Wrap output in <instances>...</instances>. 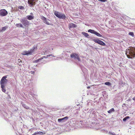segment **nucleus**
Returning a JSON list of instances; mask_svg holds the SVG:
<instances>
[{
  "instance_id": "nucleus-20",
  "label": "nucleus",
  "mask_w": 135,
  "mask_h": 135,
  "mask_svg": "<svg viewBox=\"0 0 135 135\" xmlns=\"http://www.w3.org/2000/svg\"><path fill=\"white\" fill-rule=\"evenodd\" d=\"M16 26L18 27H23V26L21 24H16Z\"/></svg>"
},
{
  "instance_id": "nucleus-33",
  "label": "nucleus",
  "mask_w": 135,
  "mask_h": 135,
  "mask_svg": "<svg viewBox=\"0 0 135 135\" xmlns=\"http://www.w3.org/2000/svg\"><path fill=\"white\" fill-rule=\"evenodd\" d=\"M132 99L134 100H135V97H133V98Z\"/></svg>"
},
{
  "instance_id": "nucleus-26",
  "label": "nucleus",
  "mask_w": 135,
  "mask_h": 135,
  "mask_svg": "<svg viewBox=\"0 0 135 135\" xmlns=\"http://www.w3.org/2000/svg\"><path fill=\"white\" fill-rule=\"evenodd\" d=\"M18 8L21 9H24V7L22 6H19L18 7Z\"/></svg>"
},
{
  "instance_id": "nucleus-4",
  "label": "nucleus",
  "mask_w": 135,
  "mask_h": 135,
  "mask_svg": "<svg viewBox=\"0 0 135 135\" xmlns=\"http://www.w3.org/2000/svg\"><path fill=\"white\" fill-rule=\"evenodd\" d=\"M7 11L4 9H2L0 10V16H5L8 14Z\"/></svg>"
},
{
  "instance_id": "nucleus-30",
  "label": "nucleus",
  "mask_w": 135,
  "mask_h": 135,
  "mask_svg": "<svg viewBox=\"0 0 135 135\" xmlns=\"http://www.w3.org/2000/svg\"><path fill=\"white\" fill-rule=\"evenodd\" d=\"M38 132H35L32 135H36V134H38Z\"/></svg>"
},
{
  "instance_id": "nucleus-19",
  "label": "nucleus",
  "mask_w": 135,
  "mask_h": 135,
  "mask_svg": "<svg viewBox=\"0 0 135 135\" xmlns=\"http://www.w3.org/2000/svg\"><path fill=\"white\" fill-rule=\"evenodd\" d=\"M115 110L113 108H111L110 110L108 111L109 113H110L113 112H114Z\"/></svg>"
},
{
  "instance_id": "nucleus-15",
  "label": "nucleus",
  "mask_w": 135,
  "mask_h": 135,
  "mask_svg": "<svg viewBox=\"0 0 135 135\" xmlns=\"http://www.w3.org/2000/svg\"><path fill=\"white\" fill-rule=\"evenodd\" d=\"M82 34L84 36H85V37H87V38H89V35L87 33L84 32H83L82 33Z\"/></svg>"
},
{
  "instance_id": "nucleus-23",
  "label": "nucleus",
  "mask_w": 135,
  "mask_h": 135,
  "mask_svg": "<svg viewBox=\"0 0 135 135\" xmlns=\"http://www.w3.org/2000/svg\"><path fill=\"white\" fill-rule=\"evenodd\" d=\"M129 118L130 117L129 116L126 117L123 119V120L124 121H126L127 119Z\"/></svg>"
},
{
  "instance_id": "nucleus-16",
  "label": "nucleus",
  "mask_w": 135,
  "mask_h": 135,
  "mask_svg": "<svg viewBox=\"0 0 135 135\" xmlns=\"http://www.w3.org/2000/svg\"><path fill=\"white\" fill-rule=\"evenodd\" d=\"M27 18L29 20H31L34 18V17L31 15H28L27 16Z\"/></svg>"
},
{
  "instance_id": "nucleus-22",
  "label": "nucleus",
  "mask_w": 135,
  "mask_h": 135,
  "mask_svg": "<svg viewBox=\"0 0 135 135\" xmlns=\"http://www.w3.org/2000/svg\"><path fill=\"white\" fill-rule=\"evenodd\" d=\"M45 133H46L45 132H44V131H43V132L40 131V132H38V134H41V135L43 134H45Z\"/></svg>"
},
{
  "instance_id": "nucleus-17",
  "label": "nucleus",
  "mask_w": 135,
  "mask_h": 135,
  "mask_svg": "<svg viewBox=\"0 0 135 135\" xmlns=\"http://www.w3.org/2000/svg\"><path fill=\"white\" fill-rule=\"evenodd\" d=\"M8 27L7 26L3 27L0 30V32H2L3 31H5L7 28Z\"/></svg>"
},
{
  "instance_id": "nucleus-2",
  "label": "nucleus",
  "mask_w": 135,
  "mask_h": 135,
  "mask_svg": "<svg viewBox=\"0 0 135 135\" xmlns=\"http://www.w3.org/2000/svg\"><path fill=\"white\" fill-rule=\"evenodd\" d=\"M54 14L56 17L60 19H65L66 16L65 14H62L57 11H55Z\"/></svg>"
},
{
  "instance_id": "nucleus-3",
  "label": "nucleus",
  "mask_w": 135,
  "mask_h": 135,
  "mask_svg": "<svg viewBox=\"0 0 135 135\" xmlns=\"http://www.w3.org/2000/svg\"><path fill=\"white\" fill-rule=\"evenodd\" d=\"M41 19L43 21V22L45 24L48 25H53V24H51L50 23V21L48 19H47L44 16H42Z\"/></svg>"
},
{
  "instance_id": "nucleus-8",
  "label": "nucleus",
  "mask_w": 135,
  "mask_h": 135,
  "mask_svg": "<svg viewBox=\"0 0 135 135\" xmlns=\"http://www.w3.org/2000/svg\"><path fill=\"white\" fill-rule=\"evenodd\" d=\"M7 76H3L2 78L1 82V84L5 85L7 82V80L6 79Z\"/></svg>"
},
{
  "instance_id": "nucleus-10",
  "label": "nucleus",
  "mask_w": 135,
  "mask_h": 135,
  "mask_svg": "<svg viewBox=\"0 0 135 135\" xmlns=\"http://www.w3.org/2000/svg\"><path fill=\"white\" fill-rule=\"evenodd\" d=\"M21 22L25 26L29 25V22L27 20L22 19L21 20Z\"/></svg>"
},
{
  "instance_id": "nucleus-18",
  "label": "nucleus",
  "mask_w": 135,
  "mask_h": 135,
  "mask_svg": "<svg viewBox=\"0 0 135 135\" xmlns=\"http://www.w3.org/2000/svg\"><path fill=\"white\" fill-rule=\"evenodd\" d=\"M22 106L23 107H24L26 109H28L29 108V107H28L25 104H23L22 105Z\"/></svg>"
},
{
  "instance_id": "nucleus-6",
  "label": "nucleus",
  "mask_w": 135,
  "mask_h": 135,
  "mask_svg": "<svg viewBox=\"0 0 135 135\" xmlns=\"http://www.w3.org/2000/svg\"><path fill=\"white\" fill-rule=\"evenodd\" d=\"M37 0H28V3L30 7L34 6L36 4Z\"/></svg>"
},
{
  "instance_id": "nucleus-32",
  "label": "nucleus",
  "mask_w": 135,
  "mask_h": 135,
  "mask_svg": "<svg viewBox=\"0 0 135 135\" xmlns=\"http://www.w3.org/2000/svg\"><path fill=\"white\" fill-rule=\"evenodd\" d=\"M18 61L19 62H21V60L19 59L18 60Z\"/></svg>"
},
{
  "instance_id": "nucleus-28",
  "label": "nucleus",
  "mask_w": 135,
  "mask_h": 135,
  "mask_svg": "<svg viewBox=\"0 0 135 135\" xmlns=\"http://www.w3.org/2000/svg\"><path fill=\"white\" fill-rule=\"evenodd\" d=\"M76 59H77L79 61H80V58L78 55L76 57Z\"/></svg>"
},
{
  "instance_id": "nucleus-25",
  "label": "nucleus",
  "mask_w": 135,
  "mask_h": 135,
  "mask_svg": "<svg viewBox=\"0 0 135 135\" xmlns=\"http://www.w3.org/2000/svg\"><path fill=\"white\" fill-rule=\"evenodd\" d=\"M104 84H105L108 85H111V83L109 82H105Z\"/></svg>"
},
{
  "instance_id": "nucleus-21",
  "label": "nucleus",
  "mask_w": 135,
  "mask_h": 135,
  "mask_svg": "<svg viewBox=\"0 0 135 135\" xmlns=\"http://www.w3.org/2000/svg\"><path fill=\"white\" fill-rule=\"evenodd\" d=\"M67 118L64 117L62 118L59 119L58 120V121L59 122H61V121L64 120V119H66Z\"/></svg>"
},
{
  "instance_id": "nucleus-12",
  "label": "nucleus",
  "mask_w": 135,
  "mask_h": 135,
  "mask_svg": "<svg viewBox=\"0 0 135 135\" xmlns=\"http://www.w3.org/2000/svg\"><path fill=\"white\" fill-rule=\"evenodd\" d=\"M69 27L70 28H74L76 27V25L72 23H70L69 25Z\"/></svg>"
},
{
  "instance_id": "nucleus-13",
  "label": "nucleus",
  "mask_w": 135,
  "mask_h": 135,
  "mask_svg": "<svg viewBox=\"0 0 135 135\" xmlns=\"http://www.w3.org/2000/svg\"><path fill=\"white\" fill-rule=\"evenodd\" d=\"M78 56V55L75 53H73L70 55V57L71 58H76V57Z\"/></svg>"
},
{
  "instance_id": "nucleus-1",
  "label": "nucleus",
  "mask_w": 135,
  "mask_h": 135,
  "mask_svg": "<svg viewBox=\"0 0 135 135\" xmlns=\"http://www.w3.org/2000/svg\"><path fill=\"white\" fill-rule=\"evenodd\" d=\"M126 54L127 55V57L129 58H131L132 56L134 57L135 56V48L133 47H132L130 49L127 50L126 52Z\"/></svg>"
},
{
  "instance_id": "nucleus-29",
  "label": "nucleus",
  "mask_w": 135,
  "mask_h": 135,
  "mask_svg": "<svg viewBox=\"0 0 135 135\" xmlns=\"http://www.w3.org/2000/svg\"><path fill=\"white\" fill-rule=\"evenodd\" d=\"M103 2H104L107 1V0H98Z\"/></svg>"
},
{
  "instance_id": "nucleus-7",
  "label": "nucleus",
  "mask_w": 135,
  "mask_h": 135,
  "mask_svg": "<svg viewBox=\"0 0 135 135\" xmlns=\"http://www.w3.org/2000/svg\"><path fill=\"white\" fill-rule=\"evenodd\" d=\"M35 48L33 49H31L30 51H24L22 54V55H31L33 52L34 51Z\"/></svg>"
},
{
  "instance_id": "nucleus-27",
  "label": "nucleus",
  "mask_w": 135,
  "mask_h": 135,
  "mask_svg": "<svg viewBox=\"0 0 135 135\" xmlns=\"http://www.w3.org/2000/svg\"><path fill=\"white\" fill-rule=\"evenodd\" d=\"M109 133L110 134H111V135H115V134H114V133H112V132H109Z\"/></svg>"
},
{
  "instance_id": "nucleus-24",
  "label": "nucleus",
  "mask_w": 135,
  "mask_h": 135,
  "mask_svg": "<svg viewBox=\"0 0 135 135\" xmlns=\"http://www.w3.org/2000/svg\"><path fill=\"white\" fill-rule=\"evenodd\" d=\"M129 35L132 36V37H134V36L133 33L132 32H130L129 33Z\"/></svg>"
},
{
  "instance_id": "nucleus-5",
  "label": "nucleus",
  "mask_w": 135,
  "mask_h": 135,
  "mask_svg": "<svg viewBox=\"0 0 135 135\" xmlns=\"http://www.w3.org/2000/svg\"><path fill=\"white\" fill-rule=\"evenodd\" d=\"M93 41L96 43L103 46H105V44L102 41L98 39H94Z\"/></svg>"
},
{
  "instance_id": "nucleus-34",
  "label": "nucleus",
  "mask_w": 135,
  "mask_h": 135,
  "mask_svg": "<svg viewBox=\"0 0 135 135\" xmlns=\"http://www.w3.org/2000/svg\"><path fill=\"white\" fill-rule=\"evenodd\" d=\"M90 88V86H88L87 87V88L89 89V88Z\"/></svg>"
},
{
  "instance_id": "nucleus-9",
  "label": "nucleus",
  "mask_w": 135,
  "mask_h": 135,
  "mask_svg": "<svg viewBox=\"0 0 135 135\" xmlns=\"http://www.w3.org/2000/svg\"><path fill=\"white\" fill-rule=\"evenodd\" d=\"M88 32L94 34L98 36L102 37V35H101L93 30L89 29L88 30Z\"/></svg>"
},
{
  "instance_id": "nucleus-31",
  "label": "nucleus",
  "mask_w": 135,
  "mask_h": 135,
  "mask_svg": "<svg viewBox=\"0 0 135 135\" xmlns=\"http://www.w3.org/2000/svg\"><path fill=\"white\" fill-rule=\"evenodd\" d=\"M65 117L67 118H66V119H64V120H67L68 118V117Z\"/></svg>"
},
{
  "instance_id": "nucleus-14",
  "label": "nucleus",
  "mask_w": 135,
  "mask_h": 135,
  "mask_svg": "<svg viewBox=\"0 0 135 135\" xmlns=\"http://www.w3.org/2000/svg\"><path fill=\"white\" fill-rule=\"evenodd\" d=\"M1 85V87L2 88V90L3 92H5L6 91V90L5 89V85Z\"/></svg>"
},
{
  "instance_id": "nucleus-11",
  "label": "nucleus",
  "mask_w": 135,
  "mask_h": 135,
  "mask_svg": "<svg viewBox=\"0 0 135 135\" xmlns=\"http://www.w3.org/2000/svg\"><path fill=\"white\" fill-rule=\"evenodd\" d=\"M51 56H52V54L49 55H47L46 56V57L45 56H43L42 57H41L40 58V59H38L37 60H36L37 61H36L35 62H37L38 61H39L40 60H42V59H43L44 58H47L49 57H50Z\"/></svg>"
}]
</instances>
